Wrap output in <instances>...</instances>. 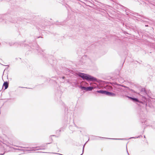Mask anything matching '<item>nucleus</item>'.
<instances>
[{
  "label": "nucleus",
  "mask_w": 155,
  "mask_h": 155,
  "mask_svg": "<svg viewBox=\"0 0 155 155\" xmlns=\"http://www.w3.org/2000/svg\"><path fill=\"white\" fill-rule=\"evenodd\" d=\"M96 87L94 86H93L92 87H87L86 88V91H91L94 88H95Z\"/></svg>",
  "instance_id": "f03ea898"
},
{
  "label": "nucleus",
  "mask_w": 155,
  "mask_h": 155,
  "mask_svg": "<svg viewBox=\"0 0 155 155\" xmlns=\"http://www.w3.org/2000/svg\"><path fill=\"white\" fill-rule=\"evenodd\" d=\"M85 83L86 84H88V83H87V82H85Z\"/></svg>",
  "instance_id": "6e6552de"
},
{
  "label": "nucleus",
  "mask_w": 155,
  "mask_h": 155,
  "mask_svg": "<svg viewBox=\"0 0 155 155\" xmlns=\"http://www.w3.org/2000/svg\"><path fill=\"white\" fill-rule=\"evenodd\" d=\"M3 86L4 87H5V89H6L8 88V83H7V82H5L3 84Z\"/></svg>",
  "instance_id": "20e7f679"
},
{
  "label": "nucleus",
  "mask_w": 155,
  "mask_h": 155,
  "mask_svg": "<svg viewBox=\"0 0 155 155\" xmlns=\"http://www.w3.org/2000/svg\"><path fill=\"white\" fill-rule=\"evenodd\" d=\"M77 75L82 78L83 80L90 81H93L95 80V78L93 77L84 73L78 72L77 73Z\"/></svg>",
  "instance_id": "f257e3e1"
},
{
  "label": "nucleus",
  "mask_w": 155,
  "mask_h": 155,
  "mask_svg": "<svg viewBox=\"0 0 155 155\" xmlns=\"http://www.w3.org/2000/svg\"><path fill=\"white\" fill-rule=\"evenodd\" d=\"M79 87L81 89H82V90H86V87H83L81 85L79 86Z\"/></svg>",
  "instance_id": "423d86ee"
},
{
  "label": "nucleus",
  "mask_w": 155,
  "mask_h": 155,
  "mask_svg": "<svg viewBox=\"0 0 155 155\" xmlns=\"http://www.w3.org/2000/svg\"><path fill=\"white\" fill-rule=\"evenodd\" d=\"M105 94H106L108 95H112V96H114L115 95V94H114L108 92V91H105Z\"/></svg>",
  "instance_id": "7ed1b4c3"
},
{
  "label": "nucleus",
  "mask_w": 155,
  "mask_h": 155,
  "mask_svg": "<svg viewBox=\"0 0 155 155\" xmlns=\"http://www.w3.org/2000/svg\"><path fill=\"white\" fill-rule=\"evenodd\" d=\"M131 99H132L134 101H138V100L137 99L133 98H131Z\"/></svg>",
  "instance_id": "0eeeda50"
},
{
  "label": "nucleus",
  "mask_w": 155,
  "mask_h": 155,
  "mask_svg": "<svg viewBox=\"0 0 155 155\" xmlns=\"http://www.w3.org/2000/svg\"><path fill=\"white\" fill-rule=\"evenodd\" d=\"M105 91L103 90H100L97 91V92L99 93H100L102 94H105Z\"/></svg>",
  "instance_id": "39448f33"
}]
</instances>
